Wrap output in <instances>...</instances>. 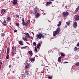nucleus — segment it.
I'll list each match as a JSON object with an SVG mask.
<instances>
[{
  "instance_id": "obj_1",
  "label": "nucleus",
  "mask_w": 79,
  "mask_h": 79,
  "mask_svg": "<svg viewBox=\"0 0 79 79\" xmlns=\"http://www.w3.org/2000/svg\"><path fill=\"white\" fill-rule=\"evenodd\" d=\"M60 27H58L57 28L56 31H54L53 32V37H55L56 35L59 34L60 32Z\"/></svg>"
},
{
  "instance_id": "obj_2",
  "label": "nucleus",
  "mask_w": 79,
  "mask_h": 79,
  "mask_svg": "<svg viewBox=\"0 0 79 79\" xmlns=\"http://www.w3.org/2000/svg\"><path fill=\"white\" fill-rule=\"evenodd\" d=\"M36 37H37V39L39 40V39H41V37L42 38H44L45 36L43 34L39 33V35H36Z\"/></svg>"
},
{
  "instance_id": "obj_3",
  "label": "nucleus",
  "mask_w": 79,
  "mask_h": 79,
  "mask_svg": "<svg viewBox=\"0 0 79 79\" xmlns=\"http://www.w3.org/2000/svg\"><path fill=\"white\" fill-rule=\"evenodd\" d=\"M69 12L67 11H66L65 12H63L62 13V15L63 17H65L69 15Z\"/></svg>"
},
{
  "instance_id": "obj_4",
  "label": "nucleus",
  "mask_w": 79,
  "mask_h": 79,
  "mask_svg": "<svg viewBox=\"0 0 79 79\" xmlns=\"http://www.w3.org/2000/svg\"><path fill=\"white\" fill-rule=\"evenodd\" d=\"M6 13V10L5 9H2L1 10V14L2 15H4Z\"/></svg>"
},
{
  "instance_id": "obj_5",
  "label": "nucleus",
  "mask_w": 79,
  "mask_h": 79,
  "mask_svg": "<svg viewBox=\"0 0 79 79\" xmlns=\"http://www.w3.org/2000/svg\"><path fill=\"white\" fill-rule=\"evenodd\" d=\"M33 15H35L36 13H37V9L36 7H35L33 9Z\"/></svg>"
},
{
  "instance_id": "obj_6",
  "label": "nucleus",
  "mask_w": 79,
  "mask_h": 79,
  "mask_svg": "<svg viewBox=\"0 0 79 79\" xmlns=\"http://www.w3.org/2000/svg\"><path fill=\"white\" fill-rule=\"evenodd\" d=\"M31 66H32V65L31 64H29L26 65L25 68V69H27V68H29Z\"/></svg>"
},
{
  "instance_id": "obj_7",
  "label": "nucleus",
  "mask_w": 79,
  "mask_h": 79,
  "mask_svg": "<svg viewBox=\"0 0 79 79\" xmlns=\"http://www.w3.org/2000/svg\"><path fill=\"white\" fill-rule=\"evenodd\" d=\"M77 26V23L76 22H74L73 23V27L74 28H76Z\"/></svg>"
},
{
  "instance_id": "obj_8",
  "label": "nucleus",
  "mask_w": 79,
  "mask_h": 79,
  "mask_svg": "<svg viewBox=\"0 0 79 79\" xmlns=\"http://www.w3.org/2000/svg\"><path fill=\"white\" fill-rule=\"evenodd\" d=\"M74 19L76 21L79 20V16L78 15H75L74 16Z\"/></svg>"
},
{
  "instance_id": "obj_9",
  "label": "nucleus",
  "mask_w": 79,
  "mask_h": 79,
  "mask_svg": "<svg viewBox=\"0 0 79 79\" xmlns=\"http://www.w3.org/2000/svg\"><path fill=\"white\" fill-rule=\"evenodd\" d=\"M12 3L14 5H16V4H18V0H13Z\"/></svg>"
},
{
  "instance_id": "obj_10",
  "label": "nucleus",
  "mask_w": 79,
  "mask_h": 79,
  "mask_svg": "<svg viewBox=\"0 0 79 79\" xmlns=\"http://www.w3.org/2000/svg\"><path fill=\"white\" fill-rule=\"evenodd\" d=\"M22 24L23 26H25L26 23L24 22V18H23L22 19Z\"/></svg>"
},
{
  "instance_id": "obj_11",
  "label": "nucleus",
  "mask_w": 79,
  "mask_h": 79,
  "mask_svg": "<svg viewBox=\"0 0 79 79\" xmlns=\"http://www.w3.org/2000/svg\"><path fill=\"white\" fill-rule=\"evenodd\" d=\"M35 18H38L39 16H40V14L39 13H37L35 14Z\"/></svg>"
},
{
  "instance_id": "obj_12",
  "label": "nucleus",
  "mask_w": 79,
  "mask_h": 79,
  "mask_svg": "<svg viewBox=\"0 0 79 79\" xmlns=\"http://www.w3.org/2000/svg\"><path fill=\"white\" fill-rule=\"evenodd\" d=\"M30 20H28L26 21V22L25 23V26H27L28 25V24H29V23H30Z\"/></svg>"
},
{
  "instance_id": "obj_13",
  "label": "nucleus",
  "mask_w": 79,
  "mask_h": 79,
  "mask_svg": "<svg viewBox=\"0 0 79 79\" xmlns=\"http://www.w3.org/2000/svg\"><path fill=\"white\" fill-rule=\"evenodd\" d=\"M62 23V22H61V21H60L58 22V24L57 25V27H59V26H60L61 25V23Z\"/></svg>"
},
{
  "instance_id": "obj_14",
  "label": "nucleus",
  "mask_w": 79,
  "mask_h": 79,
  "mask_svg": "<svg viewBox=\"0 0 79 79\" xmlns=\"http://www.w3.org/2000/svg\"><path fill=\"white\" fill-rule=\"evenodd\" d=\"M19 44L21 45H23L24 44H23V42L21 40L19 41L18 42Z\"/></svg>"
},
{
  "instance_id": "obj_15",
  "label": "nucleus",
  "mask_w": 79,
  "mask_h": 79,
  "mask_svg": "<svg viewBox=\"0 0 79 79\" xmlns=\"http://www.w3.org/2000/svg\"><path fill=\"white\" fill-rule=\"evenodd\" d=\"M9 52H10V48H8L7 49V52H6V55H8L9 54Z\"/></svg>"
},
{
  "instance_id": "obj_16",
  "label": "nucleus",
  "mask_w": 79,
  "mask_h": 79,
  "mask_svg": "<svg viewBox=\"0 0 79 79\" xmlns=\"http://www.w3.org/2000/svg\"><path fill=\"white\" fill-rule=\"evenodd\" d=\"M12 49L14 52H16V48L15 47H12Z\"/></svg>"
},
{
  "instance_id": "obj_17",
  "label": "nucleus",
  "mask_w": 79,
  "mask_h": 79,
  "mask_svg": "<svg viewBox=\"0 0 79 79\" xmlns=\"http://www.w3.org/2000/svg\"><path fill=\"white\" fill-rule=\"evenodd\" d=\"M52 2L49 1V2H47L46 5H50V4H52Z\"/></svg>"
},
{
  "instance_id": "obj_18",
  "label": "nucleus",
  "mask_w": 79,
  "mask_h": 79,
  "mask_svg": "<svg viewBox=\"0 0 79 79\" xmlns=\"http://www.w3.org/2000/svg\"><path fill=\"white\" fill-rule=\"evenodd\" d=\"M61 56H60L58 58V61L59 62H61Z\"/></svg>"
},
{
  "instance_id": "obj_19",
  "label": "nucleus",
  "mask_w": 79,
  "mask_h": 79,
  "mask_svg": "<svg viewBox=\"0 0 79 79\" xmlns=\"http://www.w3.org/2000/svg\"><path fill=\"white\" fill-rule=\"evenodd\" d=\"M70 23H71V21H70V20H69L68 22H66L67 25V26H69V24H70Z\"/></svg>"
},
{
  "instance_id": "obj_20",
  "label": "nucleus",
  "mask_w": 79,
  "mask_h": 79,
  "mask_svg": "<svg viewBox=\"0 0 79 79\" xmlns=\"http://www.w3.org/2000/svg\"><path fill=\"white\" fill-rule=\"evenodd\" d=\"M28 53H29V55H30L31 56H32V51H28Z\"/></svg>"
},
{
  "instance_id": "obj_21",
  "label": "nucleus",
  "mask_w": 79,
  "mask_h": 79,
  "mask_svg": "<svg viewBox=\"0 0 79 79\" xmlns=\"http://www.w3.org/2000/svg\"><path fill=\"white\" fill-rule=\"evenodd\" d=\"M21 77H22V78L24 77V78H25V77H26V75L24 74H22L21 76Z\"/></svg>"
},
{
  "instance_id": "obj_22",
  "label": "nucleus",
  "mask_w": 79,
  "mask_h": 79,
  "mask_svg": "<svg viewBox=\"0 0 79 79\" xmlns=\"http://www.w3.org/2000/svg\"><path fill=\"white\" fill-rule=\"evenodd\" d=\"M22 39L24 40V41H25V42H27V38H26L25 37H23Z\"/></svg>"
},
{
  "instance_id": "obj_23",
  "label": "nucleus",
  "mask_w": 79,
  "mask_h": 79,
  "mask_svg": "<svg viewBox=\"0 0 79 79\" xmlns=\"http://www.w3.org/2000/svg\"><path fill=\"white\" fill-rule=\"evenodd\" d=\"M11 21V19H10V18L8 17L7 18V22H10Z\"/></svg>"
},
{
  "instance_id": "obj_24",
  "label": "nucleus",
  "mask_w": 79,
  "mask_h": 79,
  "mask_svg": "<svg viewBox=\"0 0 79 79\" xmlns=\"http://www.w3.org/2000/svg\"><path fill=\"white\" fill-rule=\"evenodd\" d=\"M41 46V44H40V43H39V44L37 45L36 47L37 48H39Z\"/></svg>"
},
{
  "instance_id": "obj_25",
  "label": "nucleus",
  "mask_w": 79,
  "mask_h": 79,
  "mask_svg": "<svg viewBox=\"0 0 79 79\" xmlns=\"http://www.w3.org/2000/svg\"><path fill=\"white\" fill-rule=\"evenodd\" d=\"M73 50L74 51H77V48L76 47H75L73 48Z\"/></svg>"
},
{
  "instance_id": "obj_26",
  "label": "nucleus",
  "mask_w": 79,
  "mask_h": 79,
  "mask_svg": "<svg viewBox=\"0 0 79 79\" xmlns=\"http://www.w3.org/2000/svg\"><path fill=\"white\" fill-rule=\"evenodd\" d=\"M6 21L4 20L3 23V24L4 25V26H5V25H6Z\"/></svg>"
},
{
  "instance_id": "obj_27",
  "label": "nucleus",
  "mask_w": 79,
  "mask_h": 79,
  "mask_svg": "<svg viewBox=\"0 0 79 79\" xmlns=\"http://www.w3.org/2000/svg\"><path fill=\"white\" fill-rule=\"evenodd\" d=\"M79 10V6H78L77 8H76V10H75L76 12H77V11H78Z\"/></svg>"
},
{
  "instance_id": "obj_28",
  "label": "nucleus",
  "mask_w": 79,
  "mask_h": 79,
  "mask_svg": "<svg viewBox=\"0 0 79 79\" xmlns=\"http://www.w3.org/2000/svg\"><path fill=\"white\" fill-rule=\"evenodd\" d=\"M35 53H37V48H36V47H35Z\"/></svg>"
},
{
  "instance_id": "obj_29",
  "label": "nucleus",
  "mask_w": 79,
  "mask_h": 79,
  "mask_svg": "<svg viewBox=\"0 0 79 79\" xmlns=\"http://www.w3.org/2000/svg\"><path fill=\"white\" fill-rule=\"evenodd\" d=\"M24 34H25V35L27 36V37L29 35V34L27 33H25Z\"/></svg>"
},
{
  "instance_id": "obj_30",
  "label": "nucleus",
  "mask_w": 79,
  "mask_h": 79,
  "mask_svg": "<svg viewBox=\"0 0 79 79\" xmlns=\"http://www.w3.org/2000/svg\"><path fill=\"white\" fill-rule=\"evenodd\" d=\"M6 59H7V60H9V58H10V56L8 55L6 57Z\"/></svg>"
},
{
  "instance_id": "obj_31",
  "label": "nucleus",
  "mask_w": 79,
  "mask_h": 79,
  "mask_svg": "<svg viewBox=\"0 0 79 79\" xmlns=\"http://www.w3.org/2000/svg\"><path fill=\"white\" fill-rule=\"evenodd\" d=\"M61 55L62 56H65V54L61 52Z\"/></svg>"
},
{
  "instance_id": "obj_32",
  "label": "nucleus",
  "mask_w": 79,
  "mask_h": 79,
  "mask_svg": "<svg viewBox=\"0 0 79 79\" xmlns=\"http://www.w3.org/2000/svg\"><path fill=\"white\" fill-rule=\"evenodd\" d=\"M15 51H14V52H13L12 53V56H15Z\"/></svg>"
},
{
  "instance_id": "obj_33",
  "label": "nucleus",
  "mask_w": 79,
  "mask_h": 79,
  "mask_svg": "<svg viewBox=\"0 0 79 79\" xmlns=\"http://www.w3.org/2000/svg\"><path fill=\"white\" fill-rule=\"evenodd\" d=\"M27 37L29 38V39L31 38V39L33 40V37H31V36H29V35L27 36Z\"/></svg>"
},
{
  "instance_id": "obj_34",
  "label": "nucleus",
  "mask_w": 79,
  "mask_h": 79,
  "mask_svg": "<svg viewBox=\"0 0 79 79\" xmlns=\"http://www.w3.org/2000/svg\"><path fill=\"white\" fill-rule=\"evenodd\" d=\"M16 18L17 19L18 18H19V15L18 14H17L15 15Z\"/></svg>"
},
{
  "instance_id": "obj_35",
  "label": "nucleus",
  "mask_w": 79,
  "mask_h": 79,
  "mask_svg": "<svg viewBox=\"0 0 79 79\" xmlns=\"http://www.w3.org/2000/svg\"><path fill=\"white\" fill-rule=\"evenodd\" d=\"M33 45H34V46H36V43H35V42H34L33 43Z\"/></svg>"
},
{
  "instance_id": "obj_36",
  "label": "nucleus",
  "mask_w": 79,
  "mask_h": 79,
  "mask_svg": "<svg viewBox=\"0 0 79 79\" xmlns=\"http://www.w3.org/2000/svg\"><path fill=\"white\" fill-rule=\"evenodd\" d=\"M47 78H48L49 79H52V77L50 76H49V77H48Z\"/></svg>"
},
{
  "instance_id": "obj_37",
  "label": "nucleus",
  "mask_w": 79,
  "mask_h": 79,
  "mask_svg": "<svg viewBox=\"0 0 79 79\" xmlns=\"http://www.w3.org/2000/svg\"><path fill=\"white\" fill-rule=\"evenodd\" d=\"M26 47H27V46H25L24 47H21V49H23V48H26Z\"/></svg>"
},
{
  "instance_id": "obj_38",
  "label": "nucleus",
  "mask_w": 79,
  "mask_h": 79,
  "mask_svg": "<svg viewBox=\"0 0 79 79\" xmlns=\"http://www.w3.org/2000/svg\"><path fill=\"white\" fill-rule=\"evenodd\" d=\"M35 60V59L34 58H32V60H31V62H32V61H34Z\"/></svg>"
},
{
  "instance_id": "obj_39",
  "label": "nucleus",
  "mask_w": 79,
  "mask_h": 79,
  "mask_svg": "<svg viewBox=\"0 0 79 79\" xmlns=\"http://www.w3.org/2000/svg\"><path fill=\"white\" fill-rule=\"evenodd\" d=\"M75 64L76 66H79V62Z\"/></svg>"
},
{
  "instance_id": "obj_40",
  "label": "nucleus",
  "mask_w": 79,
  "mask_h": 79,
  "mask_svg": "<svg viewBox=\"0 0 79 79\" xmlns=\"http://www.w3.org/2000/svg\"><path fill=\"white\" fill-rule=\"evenodd\" d=\"M15 24L18 27L19 26V24L18 23H15Z\"/></svg>"
},
{
  "instance_id": "obj_41",
  "label": "nucleus",
  "mask_w": 79,
  "mask_h": 79,
  "mask_svg": "<svg viewBox=\"0 0 79 79\" xmlns=\"http://www.w3.org/2000/svg\"><path fill=\"white\" fill-rule=\"evenodd\" d=\"M5 35V34L4 33H2V34H1V36H2V37H3V36H4Z\"/></svg>"
},
{
  "instance_id": "obj_42",
  "label": "nucleus",
  "mask_w": 79,
  "mask_h": 79,
  "mask_svg": "<svg viewBox=\"0 0 79 79\" xmlns=\"http://www.w3.org/2000/svg\"><path fill=\"white\" fill-rule=\"evenodd\" d=\"M76 46H77V47H79V43H78L77 44V45H76Z\"/></svg>"
},
{
  "instance_id": "obj_43",
  "label": "nucleus",
  "mask_w": 79,
  "mask_h": 79,
  "mask_svg": "<svg viewBox=\"0 0 79 79\" xmlns=\"http://www.w3.org/2000/svg\"><path fill=\"white\" fill-rule=\"evenodd\" d=\"M25 73H29V71H28L27 70H26L25 71Z\"/></svg>"
},
{
  "instance_id": "obj_44",
  "label": "nucleus",
  "mask_w": 79,
  "mask_h": 79,
  "mask_svg": "<svg viewBox=\"0 0 79 79\" xmlns=\"http://www.w3.org/2000/svg\"><path fill=\"white\" fill-rule=\"evenodd\" d=\"M14 32H17V30H15L14 31Z\"/></svg>"
},
{
  "instance_id": "obj_45",
  "label": "nucleus",
  "mask_w": 79,
  "mask_h": 79,
  "mask_svg": "<svg viewBox=\"0 0 79 79\" xmlns=\"http://www.w3.org/2000/svg\"><path fill=\"white\" fill-rule=\"evenodd\" d=\"M11 65L10 64V65L9 66V68H11Z\"/></svg>"
},
{
  "instance_id": "obj_46",
  "label": "nucleus",
  "mask_w": 79,
  "mask_h": 79,
  "mask_svg": "<svg viewBox=\"0 0 79 79\" xmlns=\"http://www.w3.org/2000/svg\"><path fill=\"white\" fill-rule=\"evenodd\" d=\"M27 75L28 76H29L30 74L29 73H27Z\"/></svg>"
},
{
  "instance_id": "obj_47",
  "label": "nucleus",
  "mask_w": 79,
  "mask_h": 79,
  "mask_svg": "<svg viewBox=\"0 0 79 79\" xmlns=\"http://www.w3.org/2000/svg\"><path fill=\"white\" fill-rule=\"evenodd\" d=\"M63 63L64 64H66V63H68V62H64Z\"/></svg>"
},
{
  "instance_id": "obj_48",
  "label": "nucleus",
  "mask_w": 79,
  "mask_h": 79,
  "mask_svg": "<svg viewBox=\"0 0 79 79\" xmlns=\"http://www.w3.org/2000/svg\"><path fill=\"white\" fill-rule=\"evenodd\" d=\"M2 64V62H0V66H1V65Z\"/></svg>"
},
{
  "instance_id": "obj_49",
  "label": "nucleus",
  "mask_w": 79,
  "mask_h": 79,
  "mask_svg": "<svg viewBox=\"0 0 79 79\" xmlns=\"http://www.w3.org/2000/svg\"><path fill=\"white\" fill-rule=\"evenodd\" d=\"M77 51L79 52V48H77Z\"/></svg>"
},
{
  "instance_id": "obj_50",
  "label": "nucleus",
  "mask_w": 79,
  "mask_h": 79,
  "mask_svg": "<svg viewBox=\"0 0 79 79\" xmlns=\"http://www.w3.org/2000/svg\"><path fill=\"white\" fill-rule=\"evenodd\" d=\"M66 27H67V25H66V26H65V27H64V28H66Z\"/></svg>"
},
{
  "instance_id": "obj_51",
  "label": "nucleus",
  "mask_w": 79,
  "mask_h": 79,
  "mask_svg": "<svg viewBox=\"0 0 79 79\" xmlns=\"http://www.w3.org/2000/svg\"><path fill=\"white\" fill-rule=\"evenodd\" d=\"M29 60L30 61H32V58H30Z\"/></svg>"
},
{
  "instance_id": "obj_52",
  "label": "nucleus",
  "mask_w": 79,
  "mask_h": 79,
  "mask_svg": "<svg viewBox=\"0 0 79 79\" xmlns=\"http://www.w3.org/2000/svg\"><path fill=\"white\" fill-rule=\"evenodd\" d=\"M25 39H27V37H26V36H25Z\"/></svg>"
},
{
  "instance_id": "obj_53",
  "label": "nucleus",
  "mask_w": 79,
  "mask_h": 79,
  "mask_svg": "<svg viewBox=\"0 0 79 79\" xmlns=\"http://www.w3.org/2000/svg\"><path fill=\"white\" fill-rule=\"evenodd\" d=\"M32 32V34H33V35H34V33L33 32Z\"/></svg>"
},
{
  "instance_id": "obj_54",
  "label": "nucleus",
  "mask_w": 79,
  "mask_h": 79,
  "mask_svg": "<svg viewBox=\"0 0 79 79\" xmlns=\"http://www.w3.org/2000/svg\"><path fill=\"white\" fill-rule=\"evenodd\" d=\"M6 48H7V46H6V45L5 46Z\"/></svg>"
},
{
  "instance_id": "obj_55",
  "label": "nucleus",
  "mask_w": 79,
  "mask_h": 79,
  "mask_svg": "<svg viewBox=\"0 0 79 79\" xmlns=\"http://www.w3.org/2000/svg\"><path fill=\"white\" fill-rule=\"evenodd\" d=\"M1 69V66H0V70Z\"/></svg>"
},
{
  "instance_id": "obj_56",
  "label": "nucleus",
  "mask_w": 79,
  "mask_h": 79,
  "mask_svg": "<svg viewBox=\"0 0 79 79\" xmlns=\"http://www.w3.org/2000/svg\"><path fill=\"white\" fill-rule=\"evenodd\" d=\"M27 60H26V63H27Z\"/></svg>"
},
{
  "instance_id": "obj_57",
  "label": "nucleus",
  "mask_w": 79,
  "mask_h": 79,
  "mask_svg": "<svg viewBox=\"0 0 79 79\" xmlns=\"http://www.w3.org/2000/svg\"><path fill=\"white\" fill-rule=\"evenodd\" d=\"M51 1H54V0H51Z\"/></svg>"
},
{
  "instance_id": "obj_58",
  "label": "nucleus",
  "mask_w": 79,
  "mask_h": 79,
  "mask_svg": "<svg viewBox=\"0 0 79 79\" xmlns=\"http://www.w3.org/2000/svg\"><path fill=\"white\" fill-rule=\"evenodd\" d=\"M45 35H46V34H45Z\"/></svg>"
}]
</instances>
